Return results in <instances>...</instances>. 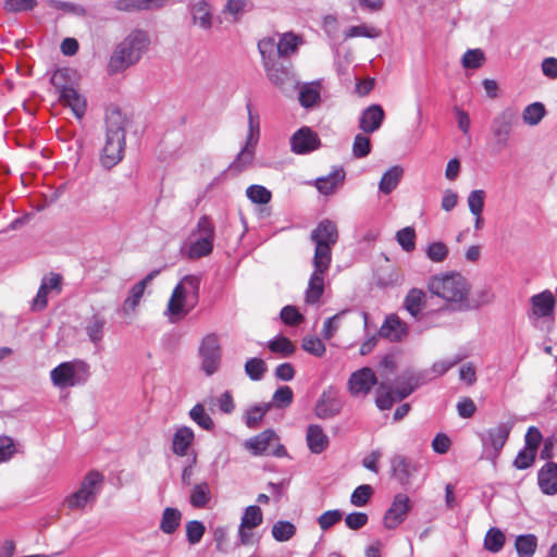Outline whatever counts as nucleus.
<instances>
[{"label": "nucleus", "instance_id": "45", "mask_svg": "<svg viewBox=\"0 0 557 557\" xmlns=\"http://www.w3.org/2000/svg\"><path fill=\"white\" fill-rule=\"evenodd\" d=\"M267 371V363L261 358H250L245 363V373L252 381H260Z\"/></svg>", "mask_w": 557, "mask_h": 557}, {"label": "nucleus", "instance_id": "62", "mask_svg": "<svg viewBox=\"0 0 557 557\" xmlns=\"http://www.w3.org/2000/svg\"><path fill=\"white\" fill-rule=\"evenodd\" d=\"M343 518V512L338 509L327 510L318 518V523L323 531L329 530Z\"/></svg>", "mask_w": 557, "mask_h": 557}, {"label": "nucleus", "instance_id": "15", "mask_svg": "<svg viewBox=\"0 0 557 557\" xmlns=\"http://www.w3.org/2000/svg\"><path fill=\"white\" fill-rule=\"evenodd\" d=\"M344 407V400L334 387H329L320 395L314 413L320 419H331L338 416Z\"/></svg>", "mask_w": 557, "mask_h": 557}, {"label": "nucleus", "instance_id": "48", "mask_svg": "<svg viewBox=\"0 0 557 557\" xmlns=\"http://www.w3.org/2000/svg\"><path fill=\"white\" fill-rule=\"evenodd\" d=\"M299 101L305 108L315 106L320 101L319 86L313 84L302 86L299 92Z\"/></svg>", "mask_w": 557, "mask_h": 557}, {"label": "nucleus", "instance_id": "50", "mask_svg": "<svg viewBox=\"0 0 557 557\" xmlns=\"http://www.w3.org/2000/svg\"><path fill=\"white\" fill-rule=\"evenodd\" d=\"M396 240L400 247L411 252L416 248V231L411 226L404 227L396 233Z\"/></svg>", "mask_w": 557, "mask_h": 557}, {"label": "nucleus", "instance_id": "26", "mask_svg": "<svg viewBox=\"0 0 557 557\" xmlns=\"http://www.w3.org/2000/svg\"><path fill=\"white\" fill-rule=\"evenodd\" d=\"M275 438V432L269 429L247 440L245 447L255 456L263 455L267 454L270 443Z\"/></svg>", "mask_w": 557, "mask_h": 557}, {"label": "nucleus", "instance_id": "28", "mask_svg": "<svg viewBox=\"0 0 557 557\" xmlns=\"http://www.w3.org/2000/svg\"><path fill=\"white\" fill-rule=\"evenodd\" d=\"M392 470L394 478L401 485H408L410 483L413 467L409 459L401 455L394 456L392 458Z\"/></svg>", "mask_w": 557, "mask_h": 557}, {"label": "nucleus", "instance_id": "33", "mask_svg": "<svg viewBox=\"0 0 557 557\" xmlns=\"http://www.w3.org/2000/svg\"><path fill=\"white\" fill-rule=\"evenodd\" d=\"M182 521V512L177 508L166 507L161 517L160 530L164 534H173Z\"/></svg>", "mask_w": 557, "mask_h": 557}, {"label": "nucleus", "instance_id": "23", "mask_svg": "<svg viewBox=\"0 0 557 557\" xmlns=\"http://www.w3.org/2000/svg\"><path fill=\"white\" fill-rule=\"evenodd\" d=\"M537 484L545 495L557 494V463L547 461L537 472Z\"/></svg>", "mask_w": 557, "mask_h": 557}, {"label": "nucleus", "instance_id": "32", "mask_svg": "<svg viewBox=\"0 0 557 557\" xmlns=\"http://www.w3.org/2000/svg\"><path fill=\"white\" fill-rule=\"evenodd\" d=\"M267 76L276 86H283L289 79V70L275 60L267 61L263 64Z\"/></svg>", "mask_w": 557, "mask_h": 557}, {"label": "nucleus", "instance_id": "60", "mask_svg": "<svg viewBox=\"0 0 557 557\" xmlns=\"http://www.w3.org/2000/svg\"><path fill=\"white\" fill-rule=\"evenodd\" d=\"M282 321L289 326H297L304 321V315L294 306H285L281 310Z\"/></svg>", "mask_w": 557, "mask_h": 557}, {"label": "nucleus", "instance_id": "63", "mask_svg": "<svg viewBox=\"0 0 557 557\" xmlns=\"http://www.w3.org/2000/svg\"><path fill=\"white\" fill-rule=\"evenodd\" d=\"M536 453L524 447L518 453L513 460V466L517 469L524 470L530 468L535 461Z\"/></svg>", "mask_w": 557, "mask_h": 557}, {"label": "nucleus", "instance_id": "37", "mask_svg": "<svg viewBox=\"0 0 557 557\" xmlns=\"http://www.w3.org/2000/svg\"><path fill=\"white\" fill-rule=\"evenodd\" d=\"M515 547L519 557H532L537 548V537L534 534L518 535Z\"/></svg>", "mask_w": 557, "mask_h": 557}, {"label": "nucleus", "instance_id": "30", "mask_svg": "<svg viewBox=\"0 0 557 557\" xmlns=\"http://www.w3.org/2000/svg\"><path fill=\"white\" fill-rule=\"evenodd\" d=\"M404 175V169L400 165H394L388 169L381 177L379 190L384 195H389L395 190Z\"/></svg>", "mask_w": 557, "mask_h": 557}, {"label": "nucleus", "instance_id": "17", "mask_svg": "<svg viewBox=\"0 0 557 557\" xmlns=\"http://www.w3.org/2000/svg\"><path fill=\"white\" fill-rule=\"evenodd\" d=\"M531 308L528 313L529 319H550L554 320L556 310V299L549 289H545L530 298Z\"/></svg>", "mask_w": 557, "mask_h": 557}, {"label": "nucleus", "instance_id": "43", "mask_svg": "<svg viewBox=\"0 0 557 557\" xmlns=\"http://www.w3.org/2000/svg\"><path fill=\"white\" fill-rule=\"evenodd\" d=\"M263 522V513L259 506L251 505L245 509L240 520L243 528L255 529Z\"/></svg>", "mask_w": 557, "mask_h": 557}, {"label": "nucleus", "instance_id": "61", "mask_svg": "<svg viewBox=\"0 0 557 557\" xmlns=\"http://www.w3.org/2000/svg\"><path fill=\"white\" fill-rule=\"evenodd\" d=\"M484 61V53L480 49L468 50L462 57V65L466 69H479Z\"/></svg>", "mask_w": 557, "mask_h": 557}, {"label": "nucleus", "instance_id": "40", "mask_svg": "<svg viewBox=\"0 0 557 557\" xmlns=\"http://www.w3.org/2000/svg\"><path fill=\"white\" fill-rule=\"evenodd\" d=\"M301 44V38L293 33H285L277 42V55L288 57L294 53Z\"/></svg>", "mask_w": 557, "mask_h": 557}, {"label": "nucleus", "instance_id": "12", "mask_svg": "<svg viewBox=\"0 0 557 557\" xmlns=\"http://www.w3.org/2000/svg\"><path fill=\"white\" fill-rule=\"evenodd\" d=\"M519 113L515 107H507L492 121L491 132L500 148L508 146L513 126L518 123Z\"/></svg>", "mask_w": 557, "mask_h": 557}, {"label": "nucleus", "instance_id": "57", "mask_svg": "<svg viewBox=\"0 0 557 557\" xmlns=\"http://www.w3.org/2000/svg\"><path fill=\"white\" fill-rule=\"evenodd\" d=\"M486 194L482 189L472 190L468 196V207L473 215L483 212Z\"/></svg>", "mask_w": 557, "mask_h": 557}, {"label": "nucleus", "instance_id": "58", "mask_svg": "<svg viewBox=\"0 0 557 557\" xmlns=\"http://www.w3.org/2000/svg\"><path fill=\"white\" fill-rule=\"evenodd\" d=\"M258 49L264 64L267 61L274 60L275 54H277V42L270 37L263 38L258 42Z\"/></svg>", "mask_w": 557, "mask_h": 557}, {"label": "nucleus", "instance_id": "36", "mask_svg": "<svg viewBox=\"0 0 557 557\" xmlns=\"http://www.w3.org/2000/svg\"><path fill=\"white\" fill-rule=\"evenodd\" d=\"M267 346L271 352L276 354L282 358L292 357L296 351V346L293 342L281 335L269 341Z\"/></svg>", "mask_w": 557, "mask_h": 557}, {"label": "nucleus", "instance_id": "56", "mask_svg": "<svg viewBox=\"0 0 557 557\" xmlns=\"http://www.w3.org/2000/svg\"><path fill=\"white\" fill-rule=\"evenodd\" d=\"M371 152V140L364 134H357L352 144V154L357 159L367 157Z\"/></svg>", "mask_w": 557, "mask_h": 557}, {"label": "nucleus", "instance_id": "27", "mask_svg": "<svg viewBox=\"0 0 557 557\" xmlns=\"http://www.w3.org/2000/svg\"><path fill=\"white\" fill-rule=\"evenodd\" d=\"M190 13L194 24L199 25L203 29H209L212 26V10L211 5L205 1H196L190 5Z\"/></svg>", "mask_w": 557, "mask_h": 557}, {"label": "nucleus", "instance_id": "7", "mask_svg": "<svg viewBox=\"0 0 557 557\" xmlns=\"http://www.w3.org/2000/svg\"><path fill=\"white\" fill-rule=\"evenodd\" d=\"M339 238L335 222L324 219L312 230L310 239L314 244L312 261L332 263V251Z\"/></svg>", "mask_w": 557, "mask_h": 557}, {"label": "nucleus", "instance_id": "13", "mask_svg": "<svg viewBox=\"0 0 557 557\" xmlns=\"http://www.w3.org/2000/svg\"><path fill=\"white\" fill-rule=\"evenodd\" d=\"M199 354L202 359V370L208 375L216 372L221 362V347L219 337L215 334L207 335L201 342Z\"/></svg>", "mask_w": 557, "mask_h": 557}, {"label": "nucleus", "instance_id": "53", "mask_svg": "<svg viewBox=\"0 0 557 557\" xmlns=\"http://www.w3.org/2000/svg\"><path fill=\"white\" fill-rule=\"evenodd\" d=\"M373 495V488L369 484H362L355 488L350 496V503L356 507L366 506Z\"/></svg>", "mask_w": 557, "mask_h": 557}, {"label": "nucleus", "instance_id": "52", "mask_svg": "<svg viewBox=\"0 0 557 557\" xmlns=\"http://www.w3.org/2000/svg\"><path fill=\"white\" fill-rule=\"evenodd\" d=\"M250 0H226L224 12L231 14L234 21H238L240 16L251 9Z\"/></svg>", "mask_w": 557, "mask_h": 557}, {"label": "nucleus", "instance_id": "54", "mask_svg": "<svg viewBox=\"0 0 557 557\" xmlns=\"http://www.w3.org/2000/svg\"><path fill=\"white\" fill-rule=\"evenodd\" d=\"M206 527L201 521L191 520L186 523V537L190 545L198 544L205 535Z\"/></svg>", "mask_w": 557, "mask_h": 557}, {"label": "nucleus", "instance_id": "18", "mask_svg": "<svg viewBox=\"0 0 557 557\" xmlns=\"http://www.w3.org/2000/svg\"><path fill=\"white\" fill-rule=\"evenodd\" d=\"M321 147V140L312 128L302 126L290 137V150L296 154H308Z\"/></svg>", "mask_w": 557, "mask_h": 557}, {"label": "nucleus", "instance_id": "8", "mask_svg": "<svg viewBox=\"0 0 557 557\" xmlns=\"http://www.w3.org/2000/svg\"><path fill=\"white\" fill-rule=\"evenodd\" d=\"M89 375V364L81 359L64 361L50 371V380L58 388L83 385Z\"/></svg>", "mask_w": 557, "mask_h": 557}, {"label": "nucleus", "instance_id": "38", "mask_svg": "<svg viewBox=\"0 0 557 557\" xmlns=\"http://www.w3.org/2000/svg\"><path fill=\"white\" fill-rule=\"evenodd\" d=\"M106 321L99 314H94L85 326L86 333L91 343L98 345L103 338Z\"/></svg>", "mask_w": 557, "mask_h": 557}, {"label": "nucleus", "instance_id": "22", "mask_svg": "<svg viewBox=\"0 0 557 557\" xmlns=\"http://www.w3.org/2000/svg\"><path fill=\"white\" fill-rule=\"evenodd\" d=\"M385 119V113L380 104H371L361 112L359 128L367 134L377 131Z\"/></svg>", "mask_w": 557, "mask_h": 557}, {"label": "nucleus", "instance_id": "39", "mask_svg": "<svg viewBox=\"0 0 557 557\" xmlns=\"http://www.w3.org/2000/svg\"><path fill=\"white\" fill-rule=\"evenodd\" d=\"M546 114L545 106L542 102H533L527 106L522 112V120L527 125H537Z\"/></svg>", "mask_w": 557, "mask_h": 557}, {"label": "nucleus", "instance_id": "5", "mask_svg": "<svg viewBox=\"0 0 557 557\" xmlns=\"http://www.w3.org/2000/svg\"><path fill=\"white\" fill-rule=\"evenodd\" d=\"M70 78L71 71L69 69H59L53 73L51 84L59 94V102L63 107L70 108L75 117L81 120L86 113L87 101L86 98L78 92Z\"/></svg>", "mask_w": 557, "mask_h": 557}, {"label": "nucleus", "instance_id": "59", "mask_svg": "<svg viewBox=\"0 0 557 557\" xmlns=\"http://www.w3.org/2000/svg\"><path fill=\"white\" fill-rule=\"evenodd\" d=\"M302 348L304 350L315 357H322L326 350L322 339L315 336L305 337L302 341Z\"/></svg>", "mask_w": 557, "mask_h": 557}, {"label": "nucleus", "instance_id": "20", "mask_svg": "<svg viewBox=\"0 0 557 557\" xmlns=\"http://www.w3.org/2000/svg\"><path fill=\"white\" fill-rule=\"evenodd\" d=\"M406 322L395 314H388L379 330V336L391 342H401L408 335Z\"/></svg>", "mask_w": 557, "mask_h": 557}, {"label": "nucleus", "instance_id": "10", "mask_svg": "<svg viewBox=\"0 0 557 557\" xmlns=\"http://www.w3.org/2000/svg\"><path fill=\"white\" fill-rule=\"evenodd\" d=\"M214 224L207 215H202L197 223L193 235L198 237L187 246V256L190 259H199L209 256L213 250Z\"/></svg>", "mask_w": 557, "mask_h": 557}, {"label": "nucleus", "instance_id": "21", "mask_svg": "<svg viewBox=\"0 0 557 557\" xmlns=\"http://www.w3.org/2000/svg\"><path fill=\"white\" fill-rule=\"evenodd\" d=\"M159 271H152L148 275H146L141 281L136 283L129 290L128 297L124 300L120 311L124 315H128L135 312L137 306L140 304V300L144 296L145 289L147 285L153 280L156 275H158Z\"/></svg>", "mask_w": 557, "mask_h": 557}, {"label": "nucleus", "instance_id": "41", "mask_svg": "<svg viewBox=\"0 0 557 557\" xmlns=\"http://www.w3.org/2000/svg\"><path fill=\"white\" fill-rule=\"evenodd\" d=\"M189 418L201 429L212 431L214 422L212 418L206 412L201 404H196L189 411Z\"/></svg>", "mask_w": 557, "mask_h": 557}, {"label": "nucleus", "instance_id": "35", "mask_svg": "<svg viewBox=\"0 0 557 557\" xmlns=\"http://www.w3.org/2000/svg\"><path fill=\"white\" fill-rule=\"evenodd\" d=\"M211 492L207 482L195 484L190 490L189 504L194 508H205L210 503Z\"/></svg>", "mask_w": 557, "mask_h": 557}, {"label": "nucleus", "instance_id": "2", "mask_svg": "<svg viewBox=\"0 0 557 557\" xmlns=\"http://www.w3.org/2000/svg\"><path fill=\"white\" fill-rule=\"evenodd\" d=\"M126 117L117 108H112L106 114V141L100 161L106 169H112L124 157Z\"/></svg>", "mask_w": 557, "mask_h": 557}, {"label": "nucleus", "instance_id": "31", "mask_svg": "<svg viewBox=\"0 0 557 557\" xmlns=\"http://www.w3.org/2000/svg\"><path fill=\"white\" fill-rule=\"evenodd\" d=\"M163 5V0H116L114 4L115 9L127 12L154 10Z\"/></svg>", "mask_w": 557, "mask_h": 557}, {"label": "nucleus", "instance_id": "9", "mask_svg": "<svg viewBox=\"0 0 557 557\" xmlns=\"http://www.w3.org/2000/svg\"><path fill=\"white\" fill-rule=\"evenodd\" d=\"M103 481L102 474L90 471L84 478L81 487L64 500V505L71 509H83L87 504L94 503L100 492Z\"/></svg>", "mask_w": 557, "mask_h": 557}, {"label": "nucleus", "instance_id": "4", "mask_svg": "<svg viewBox=\"0 0 557 557\" xmlns=\"http://www.w3.org/2000/svg\"><path fill=\"white\" fill-rule=\"evenodd\" d=\"M200 277L185 275L174 287L169 299L165 315L171 322H177L186 317L198 304Z\"/></svg>", "mask_w": 557, "mask_h": 557}, {"label": "nucleus", "instance_id": "64", "mask_svg": "<svg viewBox=\"0 0 557 557\" xmlns=\"http://www.w3.org/2000/svg\"><path fill=\"white\" fill-rule=\"evenodd\" d=\"M293 397L294 394L289 386H281L275 391L273 395L274 406L277 408L287 407L292 404Z\"/></svg>", "mask_w": 557, "mask_h": 557}, {"label": "nucleus", "instance_id": "46", "mask_svg": "<svg viewBox=\"0 0 557 557\" xmlns=\"http://www.w3.org/2000/svg\"><path fill=\"white\" fill-rule=\"evenodd\" d=\"M271 409V404L256 405L245 413V423L249 429H256L264 414Z\"/></svg>", "mask_w": 557, "mask_h": 557}, {"label": "nucleus", "instance_id": "16", "mask_svg": "<svg viewBox=\"0 0 557 557\" xmlns=\"http://www.w3.org/2000/svg\"><path fill=\"white\" fill-rule=\"evenodd\" d=\"M313 272L310 275L306 289L305 300L308 305H315L324 293V276L331 268V263L312 261Z\"/></svg>", "mask_w": 557, "mask_h": 557}, {"label": "nucleus", "instance_id": "24", "mask_svg": "<svg viewBox=\"0 0 557 557\" xmlns=\"http://www.w3.org/2000/svg\"><path fill=\"white\" fill-rule=\"evenodd\" d=\"M306 442L312 454H322L330 445V438L319 424H310L306 432Z\"/></svg>", "mask_w": 557, "mask_h": 557}, {"label": "nucleus", "instance_id": "49", "mask_svg": "<svg viewBox=\"0 0 557 557\" xmlns=\"http://www.w3.org/2000/svg\"><path fill=\"white\" fill-rule=\"evenodd\" d=\"M449 249L443 242L430 243L425 249L426 257L435 263L445 261L448 257Z\"/></svg>", "mask_w": 557, "mask_h": 557}, {"label": "nucleus", "instance_id": "51", "mask_svg": "<svg viewBox=\"0 0 557 557\" xmlns=\"http://www.w3.org/2000/svg\"><path fill=\"white\" fill-rule=\"evenodd\" d=\"M395 401L397 400V397H395L394 391L386 387L385 384H380L377 392H376V406L381 410H388L392 408Z\"/></svg>", "mask_w": 557, "mask_h": 557}, {"label": "nucleus", "instance_id": "44", "mask_svg": "<svg viewBox=\"0 0 557 557\" xmlns=\"http://www.w3.org/2000/svg\"><path fill=\"white\" fill-rule=\"evenodd\" d=\"M272 536L277 542L289 541L296 534V527L289 521H277L272 527Z\"/></svg>", "mask_w": 557, "mask_h": 557}, {"label": "nucleus", "instance_id": "19", "mask_svg": "<svg viewBox=\"0 0 557 557\" xmlns=\"http://www.w3.org/2000/svg\"><path fill=\"white\" fill-rule=\"evenodd\" d=\"M376 383L373 370L364 367L350 374L347 387L354 397H359L368 395Z\"/></svg>", "mask_w": 557, "mask_h": 557}, {"label": "nucleus", "instance_id": "3", "mask_svg": "<svg viewBox=\"0 0 557 557\" xmlns=\"http://www.w3.org/2000/svg\"><path fill=\"white\" fill-rule=\"evenodd\" d=\"M150 45L149 35L141 29L133 30L114 49L108 64L110 74L123 72L136 64Z\"/></svg>", "mask_w": 557, "mask_h": 557}, {"label": "nucleus", "instance_id": "6", "mask_svg": "<svg viewBox=\"0 0 557 557\" xmlns=\"http://www.w3.org/2000/svg\"><path fill=\"white\" fill-rule=\"evenodd\" d=\"M247 113L248 134L245 145L228 166V171L233 174L242 173L251 166L256 156V147L260 138V117L259 114L252 110L250 102L247 103Z\"/></svg>", "mask_w": 557, "mask_h": 557}, {"label": "nucleus", "instance_id": "25", "mask_svg": "<svg viewBox=\"0 0 557 557\" xmlns=\"http://www.w3.org/2000/svg\"><path fill=\"white\" fill-rule=\"evenodd\" d=\"M195 433L191 428L183 425L176 429L172 440V451L177 456H186L194 443Z\"/></svg>", "mask_w": 557, "mask_h": 557}, {"label": "nucleus", "instance_id": "55", "mask_svg": "<svg viewBox=\"0 0 557 557\" xmlns=\"http://www.w3.org/2000/svg\"><path fill=\"white\" fill-rule=\"evenodd\" d=\"M247 197L258 205H265L271 200V191L261 185H251L246 190Z\"/></svg>", "mask_w": 557, "mask_h": 557}, {"label": "nucleus", "instance_id": "34", "mask_svg": "<svg viewBox=\"0 0 557 557\" xmlns=\"http://www.w3.org/2000/svg\"><path fill=\"white\" fill-rule=\"evenodd\" d=\"M345 172L343 170L335 171L329 176L318 178L315 182L317 189L323 195H331L344 182Z\"/></svg>", "mask_w": 557, "mask_h": 557}, {"label": "nucleus", "instance_id": "1", "mask_svg": "<svg viewBox=\"0 0 557 557\" xmlns=\"http://www.w3.org/2000/svg\"><path fill=\"white\" fill-rule=\"evenodd\" d=\"M428 289L432 295L442 298L446 302V306L436 313L446 310L470 311L474 310L476 306L470 298L471 284L458 272L441 273L430 277Z\"/></svg>", "mask_w": 557, "mask_h": 557}, {"label": "nucleus", "instance_id": "47", "mask_svg": "<svg viewBox=\"0 0 557 557\" xmlns=\"http://www.w3.org/2000/svg\"><path fill=\"white\" fill-rule=\"evenodd\" d=\"M381 36V30L375 26L369 24H360L350 26L345 30V38H354V37H367V38H377Z\"/></svg>", "mask_w": 557, "mask_h": 557}, {"label": "nucleus", "instance_id": "14", "mask_svg": "<svg viewBox=\"0 0 557 557\" xmlns=\"http://www.w3.org/2000/svg\"><path fill=\"white\" fill-rule=\"evenodd\" d=\"M411 508L412 503L406 494H396L389 508L386 510L384 515V527L388 530L396 529L406 520L407 515L409 513Z\"/></svg>", "mask_w": 557, "mask_h": 557}, {"label": "nucleus", "instance_id": "11", "mask_svg": "<svg viewBox=\"0 0 557 557\" xmlns=\"http://www.w3.org/2000/svg\"><path fill=\"white\" fill-rule=\"evenodd\" d=\"M511 429V423L502 422L479 434L483 449L490 459L495 460L498 458L508 441Z\"/></svg>", "mask_w": 557, "mask_h": 557}, {"label": "nucleus", "instance_id": "42", "mask_svg": "<svg viewBox=\"0 0 557 557\" xmlns=\"http://www.w3.org/2000/svg\"><path fill=\"white\" fill-rule=\"evenodd\" d=\"M505 534L497 528H491L484 539V547L491 553H498L505 545Z\"/></svg>", "mask_w": 557, "mask_h": 557}, {"label": "nucleus", "instance_id": "29", "mask_svg": "<svg viewBox=\"0 0 557 557\" xmlns=\"http://www.w3.org/2000/svg\"><path fill=\"white\" fill-rule=\"evenodd\" d=\"M426 304V295L420 288H411L404 300L405 309L413 317L418 318Z\"/></svg>", "mask_w": 557, "mask_h": 557}]
</instances>
